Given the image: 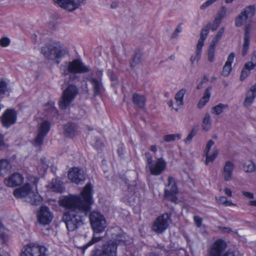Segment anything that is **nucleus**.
<instances>
[{"label": "nucleus", "mask_w": 256, "mask_h": 256, "mask_svg": "<svg viewBox=\"0 0 256 256\" xmlns=\"http://www.w3.org/2000/svg\"><path fill=\"white\" fill-rule=\"evenodd\" d=\"M78 94V89L74 85L69 86L64 92L59 102L61 109L64 110L68 107Z\"/></svg>", "instance_id": "nucleus-7"}, {"label": "nucleus", "mask_w": 256, "mask_h": 256, "mask_svg": "<svg viewBox=\"0 0 256 256\" xmlns=\"http://www.w3.org/2000/svg\"><path fill=\"white\" fill-rule=\"evenodd\" d=\"M181 138V134H170L164 136L163 139L164 142H170L175 140H180Z\"/></svg>", "instance_id": "nucleus-38"}, {"label": "nucleus", "mask_w": 256, "mask_h": 256, "mask_svg": "<svg viewBox=\"0 0 256 256\" xmlns=\"http://www.w3.org/2000/svg\"><path fill=\"white\" fill-rule=\"evenodd\" d=\"M208 80V78L206 76H204L202 81H205V82H207Z\"/></svg>", "instance_id": "nucleus-64"}, {"label": "nucleus", "mask_w": 256, "mask_h": 256, "mask_svg": "<svg viewBox=\"0 0 256 256\" xmlns=\"http://www.w3.org/2000/svg\"><path fill=\"white\" fill-rule=\"evenodd\" d=\"M102 237L93 236L90 241L88 243H87L86 245H84L83 246V249L86 250L92 244H94L95 243L100 242L102 240Z\"/></svg>", "instance_id": "nucleus-42"}, {"label": "nucleus", "mask_w": 256, "mask_h": 256, "mask_svg": "<svg viewBox=\"0 0 256 256\" xmlns=\"http://www.w3.org/2000/svg\"><path fill=\"white\" fill-rule=\"evenodd\" d=\"M226 12V9L224 7L222 8L218 12L216 18L219 19L222 21V18L225 16Z\"/></svg>", "instance_id": "nucleus-46"}, {"label": "nucleus", "mask_w": 256, "mask_h": 256, "mask_svg": "<svg viewBox=\"0 0 256 256\" xmlns=\"http://www.w3.org/2000/svg\"><path fill=\"white\" fill-rule=\"evenodd\" d=\"M244 170L246 172H252L255 170L254 164L252 161L246 162L243 166Z\"/></svg>", "instance_id": "nucleus-40"}, {"label": "nucleus", "mask_w": 256, "mask_h": 256, "mask_svg": "<svg viewBox=\"0 0 256 256\" xmlns=\"http://www.w3.org/2000/svg\"><path fill=\"white\" fill-rule=\"evenodd\" d=\"M10 44V40L7 37L2 38L0 40V45L2 47H6Z\"/></svg>", "instance_id": "nucleus-48"}, {"label": "nucleus", "mask_w": 256, "mask_h": 256, "mask_svg": "<svg viewBox=\"0 0 256 256\" xmlns=\"http://www.w3.org/2000/svg\"><path fill=\"white\" fill-rule=\"evenodd\" d=\"M50 123L48 120H44L40 124L37 136L34 139L36 146H39L42 144L43 140L50 131Z\"/></svg>", "instance_id": "nucleus-13"}, {"label": "nucleus", "mask_w": 256, "mask_h": 256, "mask_svg": "<svg viewBox=\"0 0 256 256\" xmlns=\"http://www.w3.org/2000/svg\"><path fill=\"white\" fill-rule=\"evenodd\" d=\"M24 178L20 173H14L4 180L5 184L9 187H14L21 185Z\"/></svg>", "instance_id": "nucleus-20"}, {"label": "nucleus", "mask_w": 256, "mask_h": 256, "mask_svg": "<svg viewBox=\"0 0 256 256\" xmlns=\"http://www.w3.org/2000/svg\"><path fill=\"white\" fill-rule=\"evenodd\" d=\"M228 104L220 103L212 108L211 112L212 114L220 115L224 112L225 110H228Z\"/></svg>", "instance_id": "nucleus-30"}, {"label": "nucleus", "mask_w": 256, "mask_h": 256, "mask_svg": "<svg viewBox=\"0 0 256 256\" xmlns=\"http://www.w3.org/2000/svg\"><path fill=\"white\" fill-rule=\"evenodd\" d=\"M236 26H240V15H238L236 18Z\"/></svg>", "instance_id": "nucleus-55"}, {"label": "nucleus", "mask_w": 256, "mask_h": 256, "mask_svg": "<svg viewBox=\"0 0 256 256\" xmlns=\"http://www.w3.org/2000/svg\"><path fill=\"white\" fill-rule=\"evenodd\" d=\"M224 191L226 194L227 196H232V191L230 190V189L226 188H224Z\"/></svg>", "instance_id": "nucleus-54"}, {"label": "nucleus", "mask_w": 256, "mask_h": 256, "mask_svg": "<svg viewBox=\"0 0 256 256\" xmlns=\"http://www.w3.org/2000/svg\"><path fill=\"white\" fill-rule=\"evenodd\" d=\"M224 28H221L218 32L217 34L212 39L210 45L216 46L218 41L222 38V36L224 34Z\"/></svg>", "instance_id": "nucleus-37"}, {"label": "nucleus", "mask_w": 256, "mask_h": 256, "mask_svg": "<svg viewBox=\"0 0 256 256\" xmlns=\"http://www.w3.org/2000/svg\"><path fill=\"white\" fill-rule=\"evenodd\" d=\"M118 153L120 156H122L124 154V150L122 146H120L117 150Z\"/></svg>", "instance_id": "nucleus-53"}, {"label": "nucleus", "mask_w": 256, "mask_h": 256, "mask_svg": "<svg viewBox=\"0 0 256 256\" xmlns=\"http://www.w3.org/2000/svg\"><path fill=\"white\" fill-rule=\"evenodd\" d=\"M211 90L212 87L210 86L207 88L205 90L202 97L200 100V102L198 104V108H203L206 104L209 101L210 98V97Z\"/></svg>", "instance_id": "nucleus-27"}, {"label": "nucleus", "mask_w": 256, "mask_h": 256, "mask_svg": "<svg viewBox=\"0 0 256 256\" xmlns=\"http://www.w3.org/2000/svg\"><path fill=\"white\" fill-rule=\"evenodd\" d=\"M205 82V81H202L197 86L198 89H200L202 87V85Z\"/></svg>", "instance_id": "nucleus-59"}, {"label": "nucleus", "mask_w": 256, "mask_h": 256, "mask_svg": "<svg viewBox=\"0 0 256 256\" xmlns=\"http://www.w3.org/2000/svg\"><path fill=\"white\" fill-rule=\"evenodd\" d=\"M234 169V164L232 162L229 161L226 162L222 172V176L225 180L229 181L232 179Z\"/></svg>", "instance_id": "nucleus-23"}, {"label": "nucleus", "mask_w": 256, "mask_h": 256, "mask_svg": "<svg viewBox=\"0 0 256 256\" xmlns=\"http://www.w3.org/2000/svg\"><path fill=\"white\" fill-rule=\"evenodd\" d=\"M11 168L10 162L6 159L0 160V175L6 174Z\"/></svg>", "instance_id": "nucleus-28"}, {"label": "nucleus", "mask_w": 256, "mask_h": 256, "mask_svg": "<svg viewBox=\"0 0 256 256\" xmlns=\"http://www.w3.org/2000/svg\"><path fill=\"white\" fill-rule=\"evenodd\" d=\"M202 128L203 131L208 132L212 128L211 116L208 113L205 114L203 118Z\"/></svg>", "instance_id": "nucleus-29"}, {"label": "nucleus", "mask_w": 256, "mask_h": 256, "mask_svg": "<svg viewBox=\"0 0 256 256\" xmlns=\"http://www.w3.org/2000/svg\"><path fill=\"white\" fill-rule=\"evenodd\" d=\"M178 192V188L174 178L172 176H169L168 184L164 189V197L170 202L176 203L178 198L176 195Z\"/></svg>", "instance_id": "nucleus-12"}, {"label": "nucleus", "mask_w": 256, "mask_h": 256, "mask_svg": "<svg viewBox=\"0 0 256 256\" xmlns=\"http://www.w3.org/2000/svg\"><path fill=\"white\" fill-rule=\"evenodd\" d=\"M4 144V136L0 134V146Z\"/></svg>", "instance_id": "nucleus-58"}, {"label": "nucleus", "mask_w": 256, "mask_h": 256, "mask_svg": "<svg viewBox=\"0 0 256 256\" xmlns=\"http://www.w3.org/2000/svg\"><path fill=\"white\" fill-rule=\"evenodd\" d=\"M168 104L170 107H172L173 105V102L170 100L168 102Z\"/></svg>", "instance_id": "nucleus-63"}, {"label": "nucleus", "mask_w": 256, "mask_h": 256, "mask_svg": "<svg viewBox=\"0 0 256 256\" xmlns=\"http://www.w3.org/2000/svg\"><path fill=\"white\" fill-rule=\"evenodd\" d=\"M77 126L75 124L68 123L64 126V134L66 137L72 138L76 132Z\"/></svg>", "instance_id": "nucleus-24"}, {"label": "nucleus", "mask_w": 256, "mask_h": 256, "mask_svg": "<svg viewBox=\"0 0 256 256\" xmlns=\"http://www.w3.org/2000/svg\"><path fill=\"white\" fill-rule=\"evenodd\" d=\"M194 223L198 228H200L202 224V219L198 216H194Z\"/></svg>", "instance_id": "nucleus-49"}, {"label": "nucleus", "mask_w": 256, "mask_h": 256, "mask_svg": "<svg viewBox=\"0 0 256 256\" xmlns=\"http://www.w3.org/2000/svg\"><path fill=\"white\" fill-rule=\"evenodd\" d=\"M196 130H195L194 128H192L190 133L188 134L187 137L184 140V142L186 144H189L191 142V141H192V138L194 137V136H196Z\"/></svg>", "instance_id": "nucleus-41"}, {"label": "nucleus", "mask_w": 256, "mask_h": 256, "mask_svg": "<svg viewBox=\"0 0 256 256\" xmlns=\"http://www.w3.org/2000/svg\"><path fill=\"white\" fill-rule=\"evenodd\" d=\"M256 98V84L250 86L247 92L246 98L244 102V106L248 107L250 106Z\"/></svg>", "instance_id": "nucleus-21"}, {"label": "nucleus", "mask_w": 256, "mask_h": 256, "mask_svg": "<svg viewBox=\"0 0 256 256\" xmlns=\"http://www.w3.org/2000/svg\"><path fill=\"white\" fill-rule=\"evenodd\" d=\"M41 52L46 58L58 64L68 50L59 44H48L42 48Z\"/></svg>", "instance_id": "nucleus-4"}, {"label": "nucleus", "mask_w": 256, "mask_h": 256, "mask_svg": "<svg viewBox=\"0 0 256 256\" xmlns=\"http://www.w3.org/2000/svg\"><path fill=\"white\" fill-rule=\"evenodd\" d=\"M210 26L211 23L208 22L205 26L202 28L200 32V38L198 40V42L196 45L199 46H203L204 44V41L207 37Z\"/></svg>", "instance_id": "nucleus-26"}, {"label": "nucleus", "mask_w": 256, "mask_h": 256, "mask_svg": "<svg viewBox=\"0 0 256 256\" xmlns=\"http://www.w3.org/2000/svg\"><path fill=\"white\" fill-rule=\"evenodd\" d=\"M146 256H160V254L154 253V252H151L147 254Z\"/></svg>", "instance_id": "nucleus-60"}, {"label": "nucleus", "mask_w": 256, "mask_h": 256, "mask_svg": "<svg viewBox=\"0 0 256 256\" xmlns=\"http://www.w3.org/2000/svg\"><path fill=\"white\" fill-rule=\"evenodd\" d=\"M54 4L68 12H72L86 2V0H53Z\"/></svg>", "instance_id": "nucleus-10"}, {"label": "nucleus", "mask_w": 256, "mask_h": 256, "mask_svg": "<svg viewBox=\"0 0 256 256\" xmlns=\"http://www.w3.org/2000/svg\"><path fill=\"white\" fill-rule=\"evenodd\" d=\"M166 163L162 158H158L149 168L152 174L154 176L160 175L166 169Z\"/></svg>", "instance_id": "nucleus-18"}, {"label": "nucleus", "mask_w": 256, "mask_h": 256, "mask_svg": "<svg viewBox=\"0 0 256 256\" xmlns=\"http://www.w3.org/2000/svg\"><path fill=\"white\" fill-rule=\"evenodd\" d=\"M38 220L39 222L42 224H48L51 222L52 215L47 206H41L38 213Z\"/></svg>", "instance_id": "nucleus-17"}, {"label": "nucleus", "mask_w": 256, "mask_h": 256, "mask_svg": "<svg viewBox=\"0 0 256 256\" xmlns=\"http://www.w3.org/2000/svg\"><path fill=\"white\" fill-rule=\"evenodd\" d=\"M242 194L246 198L250 199L254 198V194L250 192H242Z\"/></svg>", "instance_id": "nucleus-52"}, {"label": "nucleus", "mask_w": 256, "mask_h": 256, "mask_svg": "<svg viewBox=\"0 0 256 256\" xmlns=\"http://www.w3.org/2000/svg\"><path fill=\"white\" fill-rule=\"evenodd\" d=\"M47 248L34 244H30L24 248L20 256H45Z\"/></svg>", "instance_id": "nucleus-11"}, {"label": "nucleus", "mask_w": 256, "mask_h": 256, "mask_svg": "<svg viewBox=\"0 0 256 256\" xmlns=\"http://www.w3.org/2000/svg\"><path fill=\"white\" fill-rule=\"evenodd\" d=\"M202 48V47L196 45V54L192 56L190 58V62L192 64H194L196 60L198 62L200 59Z\"/></svg>", "instance_id": "nucleus-33"}, {"label": "nucleus", "mask_w": 256, "mask_h": 256, "mask_svg": "<svg viewBox=\"0 0 256 256\" xmlns=\"http://www.w3.org/2000/svg\"><path fill=\"white\" fill-rule=\"evenodd\" d=\"M90 223L95 233L102 232L107 226L106 220L100 212L94 211L89 216Z\"/></svg>", "instance_id": "nucleus-6"}, {"label": "nucleus", "mask_w": 256, "mask_h": 256, "mask_svg": "<svg viewBox=\"0 0 256 256\" xmlns=\"http://www.w3.org/2000/svg\"><path fill=\"white\" fill-rule=\"evenodd\" d=\"M221 22H222L221 20H220L219 19H218L215 18L213 22V23L212 24H211V26L210 28H211L212 30V31L216 30L218 28L219 26L220 25Z\"/></svg>", "instance_id": "nucleus-47"}, {"label": "nucleus", "mask_w": 256, "mask_h": 256, "mask_svg": "<svg viewBox=\"0 0 256 256\" xmlns=\"http://www.w3.org/2000/svg\"><path fill=\"white\" fill-rule=\"evenodd\" d=\"M214 144V142L212 140H210L208 141L206 148L204 150L206 159L205 160V164L208 165L210 162H212L216 158L218 154V150L217 148H214L212 151V154H210V152L211 148Z\"/></svg>", "instance_id": "nucleus-19"}, {"label": "nucleus", "mask_w": 256, "mask_h": 256, "mask_svg": "<svg viewBox=\"0 0 256 256\" xmlns=\"http://www.w3.org/2000/svg\"><path fill=\"white\" fill-rule=\"evenodd\" d=\"M8 90V84L3 79L0 78V98L4 97V94Z\"/></svg>", "instance_id": "nucleus-35"}, {"label": "nucleus", "mask_w": 256, "mask_h": 256, "mask_svg": "<svg viewBox=\"0 0 256 256\" xmlns=\"http://www.w3.org/2000/svg\"><path fill=\"white\" fill-rule=\"evenodd\" d=\"M235 54L231 52L228 56L227 60L226 62L222 71V75L224 76H228L232 71V64L233 62Z\"/></svg>", "instance_id": "nucleus-22"}, {"label": "nucleus", "mask_w": 256, "mask_h": 256, "mask_svg": "<svg viewBox=\"0 0 256 256\" xmlns=\"http://www.w3.org/2000/svg\"><path fill=\"white\" fill-rule=\"evenodd\" d=\"M52 188L53 191L56 192H61L62 191V187L61 182L58 180L56 182V180H52Z\"/></svg>", "instance_id": "nucleus-36"}, {"label": "nucleus", "mask_w": 256, "mask_h": 256, "mask_svg": "<svg viewBox=\"0 0 256 256\" xmlns=\"http://www.w3.org/2000/svg\"><path fill=\"white\" fill-rule=\"evenodd\" d=\"M216 0H208L206 2H204V4H203L202 5L201 8H206V7L210 6V4H212V3L216 2Z\"/></svg>", "instance_id": "nucleus-50"}, {"label": "nucleus", "mask_w": 256, "mask_h": 256, "mask_svg": "<svg viewBox=\"0 0 256 256\" xmlns=\"http://www.w3.org/2000/svg\"><path fill=\"white\" fill-rule=\"evenodd\" d=\"M92 185L88 184L80 196L70 195L60 200V205L68 210L64 214L62 220L68 231L73 232L83 224L82 218L90 210Z\"/></svg>", "instance_id": "nucleus-1"}, {"label": "nucleus", "mask_w": 256, "mask_h": 256, "mask_svg": "<svg viewBox=\"0 0 256 256\" xmlns=\"http://www.w3.org/2000/svg\"><path fill=\"white\" fill-rule=\"evenodd\" d=\"M175 31L176 32V33L179 34L182 31V26L181 24H180L176 29L175 30Z\"/></svg>", "instance_id": "nucleus-57"}, {"label": "nucleus", "mask_w": 256, "mask_h": 256, "mask_svg": "<svg viewBox=\"0 0 256 256\" xmlns=\"http://www.w3.org/2000/svg\"><path fill=\"white\" fill-rule=\"evenodd\" d=\"M142 60V54L140 52H136L134 54L132 60L130 62L131 68H134L139 64Z\"/></svg>", "instance_id": "nucleus-31"}, {"label": "nucleus", "mask_w": 256, "mask_h": 256, "mask_svg": "<svg viewBox=\"0 0 256 256\" xmlns=\"http://www.w3.org/2000/svg\"><path fill=\"white\" fill-rule=\"evenodd\" d=\"M216 46L210 45L208 50V58L210 62H213L214 60V53Z\"/></svg>", "instance_id": "nucleus-39"}, {"label": "nucleus", "mask_w": 256, "mask_h": 256, "mask_svg": "<svg viewBox=\"0 0 256 256\" xmlns=\"http://www.w3.org/2000/svg\"><path fill=\"white\" fill-rule=\"evenodd\" d=\"M256 13L254 5H250L244 8L241 12V24H244V44L242 46V55H246L248 51L250 42V33L253 26L252 18Z\"/></svg>", "instance_id": "nucleus-2"}, {"label": "nucleus", "mask_w": 256, "mask_h": 256, "mask_svg": "<svg viewBox=\"0 0 256 256\" xmlns=\"http://www.w3.org/2000/svg\"><path fill=\"white\" fill-rule=\"evenodd\" d=\"M218 202L219 204H223L225 206H230L232 205V202L227 200L226 198L224 196L220 197L218 200Z\"/></svg>", "instance_id": "nucleus-43"}, {"label": "nucleus", "mask_w": 256, "mask_h": 256, "mask_svg": "<svg viewBox=\"0 0 256 256\" xmlns=\"http://www.w3.org/2000/svg\"><path fill=\"white\" fill-rule=\"evenodd\" d=\"M63 74L66 76L69 74H82L90 72V68L84 65L80 60L76 59L71 62L66 63L61 66Z\"/></svg>", "instance_id": "nucleus-5"}, {"label": "nucleus", "mask_w": 256, "mask_h": 256, "mask_svg": "<svg viewBox=\"0 0 256 256\" xmlns=\"http://www.w3.org/2000/svg\"><path fill=\"white\" fill-rule=\"evenodd\" d=\"M170 216V214L164 213L158 217L153 222L152 230L157 234L163 232L168 226Z\"/></svg>", "instance_id": "nucleus-9"}, {"label": "nucleus", "mask_w": 256, "mask_h": 256, "mask_svg": "<svg viewBox=\"0 0 256 256\" xmlns=\"http://www.w3.org/2000/svg\"><path fill=\"white\" fill-rule=\"evenodd\" d=\"M150 149L152 152H156L157 151V148L156 145H152L150 146Z\"/></svg>", "instance_id": "nucleus-56"}, {"label": "nucleus", "mask_w": 256, "mask_h": 256, "mask_svg": "<svg viewBox=\"0 0 256 256\" xmlns=\"http://www.w3.org/2000/svg\"><path fill=\"white\" fill-rule=\"evenodd\" d=\"M178 36V34L176 33V31H174V32L173 33L172 37V38H176Z\"/></svg>", "instance_id": "nucleus-62"}, {"label": "nucleus", "mask_w": 256, "mask_h": 256, "mask_svg": "<svg viewBox=\"0 0 256 256\" xmlns=\"http://www.w3.org/2000/svg\"><path fill=\"white\" fill-rule=\"evenodd\" d=\"M33 185L35 186V190L28 183H26L23 186L16 188L13 192V194L16 198H24L26 202L32 205L38 206L40 204L42 200V198L37 192V182L34 181Z\"/></svg>", "instance_id": "nucleus-3"}, {"label": "nucleus", "mask_w": 256, "mask_h": 256, "mask_svg": "<svg viewBox=\"0 0 256 256\" xmlns=\"http://www.w3.org/2000/svg\"><path fill=\"white\" fill-rule=\"evenodd\" d=\"M68 178L72 182L79 184L85 180V174L82 170L78 168H72L68 173Z\"/></svg>", "instance_id": "nucleus-16"}, {"label": "nucleus", "mask_w": 256, "mask_h": 256, "mask_svg": "<svg viewBox=\"0 0 256 256\" xmlns=\"http://www.w3.org/2000/svg\"><path fill=\"white\" fill-rule=\"evenodd\" d=\"M254 70L253 68H251L248 64H245L242 71L241 72V80H244L250 74V70Z\"/></svg>", "instance_id": "nucleus-34"}, {"label": "nucleus", "mask_w": 256, "mask_h": 256, "mask_svg": "<svg viewBox=\"0 0 256 256\" xmlns=\"http://www.w3.org/2000/svg\"><path fill=\"white\" fill-rule=\"evenodd\" d=\"M246 64H248V66H250L251 68H254L256 66V52H254L252 54L250 61L246 62Z\"/></svg>", "instance_id": "nucleus-44"}, {"label": "nucleus", "mask_w": 256, "mask_h": 256, "mask_svg": "<svg viewBox=\"0 0 256 256\" xmlns=\"http://www.w3.org/2000/svg\"><path fill=\"white\" fill-rule=\"evenodd\" d=\"M132 101L135 105L140 108H142L145 106L146 98L144 95L134 93L132 94Z\"/></svg>", "instance_id": "nucleus-25"}, {"label": "nucleus", "mask_w": 256, "mask_h": 256, "mask_svg": "<svg viewBox=\"0 0 256 256\" xmlns=\"http://www.w3.org/2000/svg\"><path fill=\"white\" fill-rule=\"evenodd\" d=\"M17 114L14 109H7L1 117L2 124L6 128H8L14 124L16 120Z\"/></svg>", "instance_id": "nucleus-14"}, {"label": "nucleus", "mask_w": 256, "mask_h": 256, "mask_svg": "<svg viewBox=\"0 0 256 256\" xmlns=\"http://www.w3.org/2000/svg\"><path fill=\"white\" fill-rule=\"evenodd\" d=\"M145 156L146 158V168H149L150 166L154 164L152 157L149 152H146Z\"/></svg>", "instance_id": "nucleus-45"}, {"label": "nucleus", "mask_w": 256, "mask_h": 256, "mask_svg": "<svg viewBox=\"0 0 256 256\" xmlns=\"http://www.w3.org/2000/svg\"><path fill=\"white\" fill-rule=\"evenodd\" d=\"M118 244L110 240L103 244L100 249L92 250V256H116Z\"/></svg>", "instance_id": "nucleus-8"}, {"label": "nucleus", "mask_w": 256, "mask_h": 256, "mask_svg": "<svg viewBox=\"0 0 256 256\" xmlns=\"http://www.w3.org/2000/svg\"><path fill=\"white\" fill-rule=\"evenodd\" d=\"M96 75L98 76V78H88V80L92 85L94 96H99L104 90V88L102 82V71H97Z\"/></svg>", "instance_id": "nucleus-15"}, {"label": "nucleus", "mask_w": 256, "mask_h": 256, "mask_svg": "<svg viewBox=\"0 0 256 256\" xmlns=\"http://www.w3.org/2000/svg\"><path fill=\"white\" fill-rule=\"evenodd\" d=\"M216 0H208L206 2H204V4H203L202 5L201 8H206V7L210 6V4H212V3L216 2Z\"/></svg>", "instance_id": "nucleus-51"}, {"label": "nucleus", "mask_w": 256, "mask_h": 256, "mask_svg": "<svg viewBox=\"0 0 256 256\" xmlns=\"http://www.w3.org/2000/svg\"><path fill=\"white\" fill-rule=\"evenodd\" d=\"M250 204L252 206H256V200H252L249 202Z\"/></svg>", "instance_id": "nucleus-61"}, {"label": "nucleus", "mask_w": 256, "mask_h": 256, "mask_svg": "<svg viewBox=\"0 0 256 256\" xmlns=\"http://www.w3.org/2000/svg\"><path fill=\"white\" fill-rule=\"evenodd\" d=\"M186 92V90L182 88L180 90L175 96L176 103L178 106H182L184 104V96Z\"/></svg>", "instance_id": "nucleus-32"}]
</instances>
